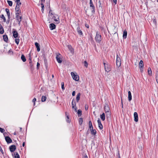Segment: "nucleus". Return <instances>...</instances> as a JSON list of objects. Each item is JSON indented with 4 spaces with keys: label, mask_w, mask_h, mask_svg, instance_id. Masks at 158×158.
<instances>
[{
    "label": "nucleus",
    "mask_w": 158,
    "mask_h": 158,
    "mask_svg": "<svg viewBox=\"0 0 158 158\" xmlns=\"http://www.w3.org/2000/svg\"><path fill=\"white\" fill-rule=\"evenodd\" d=\"M51 10H50L49 12V20H50V19H51V18L53 19L57 23H60L59 17L57 15L54 14L52 13L51 12Z\"/></svg>",
    "instance_id": "1"
},
{
    "label": "nucleus",
    "mask_w": 158,
    "mask_h": 158,
    "mask_svg": "<svg viewBox=\"0 0 158 158\" xmlns=\"http://www.w3.org/2000/svg\"><path fill=\"white\" fill-rule=\"evenodd\" d=\"M104 108L107 118H108L110 117V109L108 105L107 104L105 105Z\"/></svg>",
    "instance_id": "2"
},
{
    "label": "nucleus",
    "mask_w": 158,
    "mask_h": 158,
    "mask_svg": "<svg viewBox=\"0 0 158 158\" xmlns=\"http://www.w3.org/2000/svg\"><path fill=\"white\" fill-rule=\"evenodd\" d=\"M95 39L96 41L98 43H100L102 40L101 35L100 33L98 32H97L96 33Z\"/></svg>",
    "instance_id": "3"
},
{
    "label": "nucleus",
    "mask_w": 158,
    "mask_h": 158,
    "mask_svg": "<svg viewBox=\"0 0 158 158\" xmlns=\"http://www.w3.org/2000/svg\"><path fill=\"white\" fill-rule=\"evenodd\" d=\"M103 64L105 71L107 72H109L110 70V69L107 62L104 61Z\"/></svg>",
    "instance_id": "4"
},
{
    "label": "nucleus",
    "mask_w": 158,
    "mask_h": 158,
    "mask_svg": "<svg viewBox=\"0 0 158 158\" xmlns=\"http://www.w3.org/2000/svg\"><path fill=\"white\" fill-rule=\"evenodd\" d=\"M71 74L73 80L76 81H78L79 80V77L78 75L75 74L73 72H71Z\"/></svg>",
    "instance_id": "5"
},
{
    "label": "nucleus",
    "mask_w": 158,
    "mask_h": 158,
    "mask_svg": "<svg viewBox=\"0 0 158 158\" xmlns=\"http://www.w3.org/2000/svg\"><path fill=\"white\" fill-rule=\"evenodd\" d=\"M118 31V28L115 26L112 27L110 29V32L112 34H114L117 33Z\"/></svg>",
    "instance_id": "6"
},
{
    "label": "nucleus",
    "mask_w": 158,
    "mask_h": 158,
    "mask_svg": "<svg viewBox=\"0 0 158 158\" xmlns=\"http://www.w3.org/2000/svg\"><path fill=\"white\" fill-rule=\"evenodd\" d=\"M121 60L120 57L117 55L116 59V65L118 67L120 66L121 64Z\"/></svg>",
    "instance_id": "7"
},
{
    "label": "nucleus",
    "mask_w": 158,
    "mask_h": 158,
    "mask_svg": "<svg viewBox=\"0 0 158 158\" xmlns=\"http://www.w3.org/2000/svg\"><path fill=\"white\" fill-rule=\"evenodd\" d=\"M139 66L140 68L141 72H142L143 71V62L142 60H140L139 63Z\"/></svg>",
    "instance_id": "8"
},
{
    "label": "nucleus",
    "mask_w": 158,
    "mask_h": 158,
    "mask_svg": "<svg viewBox=\"0 0 158 158\" xmlns=\"http://www.w3.org/2000/svg\"><path fill=\"white\" fill-rule=\"evenodd\" d=\"M19 14L18 12H16V19L18 22H21L22 17L21 16L19 15Z\"/></svg>",
    "instance_id": "9"
},
{
    "label": "nucleus",
    "mask_w": 158,
    "mask_h": 158,
    "mask_svg": "<svg viewBox=\"0 0 158 158\" xmlns=\"http://www.w3.org/2000/svg\"><path fill=\"white\" fill-rule=\"evenodd\" d=\"M60 55L59 53H57L56 55V58L57 61L59 63H61L62 62V60L61 59L59 56V55Z\"/></svg>",
    "instance_id": "10"
},
{
    "label": "nucleus",
    "mask_w": 158,
    "mask_h": 158,
    "mask_svg": "<svg viewBox=\"0 0 158 158\" xmlns=\"http://www.w3.org/2000/svg\"><path fill=\"white\" fill-rule=\"evenodd\" d=\"M12 33L13 34V36L15 38H16L18 36V34L16 30L14 29H13Z\"/></svg>",
    "instance_id": "11"
},
{
    "label": "nucleus",
    "mask_w": 158,
    "mask_h": 158,
    "mask_svg": "<svg viewBox=\"0 0 158 158\" xmlns=\"http://www.w3.org/2000/svg\"><path fill=\"white\" fill-rule=\"evenodd\" d=\"M90 7H92V12H95V7L94 5L92 0H90Z\"/></svg>",
    "instance_id": "12"
},
{
    "label": "nucleus",
    "mask_w": 158,
    "mask_h": 158,
    "mask_svg": "<svg viewBox=\"0 0 158 158\" xmlns=\"http://www.w3.org/2000/svg\"><path fill=\"white\" fill-rule=\"evenodd\" d=\"M9 149H10V151L11 152H13L15 151V150L16 149V146L15 145H12L10 146L9 147Z\"/></svg>",
    "instance_id": "13"
},
{
    "label": "nucleus",
    "mask_w": 158,
    "mask_h": 158,
    "mask_svg": "<svg viewBox=\"0 0 158 158\" xmlns=\"http://www.w3.org/2000/svg\"><path fill=\"white\" fill-rule=\"evenodd\" d=\"M5 140L8 143H9L12 142V140L10 138L9 136H6L5 138Z\"/></svg>",
    "instance_id": "14"
},
{
    "label": "nucleus",
    "mask_w": 158,
    "mask_h": 158,
    "mask_svg": "<svg viewBox=\"0 0 158 158\" xmlns=\"http://www.w3.org/2000/svg\"><path fill=\"white\" fill-rule=\"evenodd\" d=\"M134 121L136 122H138V114L137 112H134Z\"/></svg>",
    "instance_id": "15"
},
{
    "label": "nucleus",
    "mask_w": 158,
    "mask_h": 158,
    "mask_svg": "<svg viewBox=\"0 0 158 158\" xmlns=\"http://www.w3.org/2000/svg\"><path fill=\"white\" fill-rule=\"evenodd\" d=\"M49 28L51 30H52L55 29L56 25L54 23H51L49 25Z\"/></svg>",
    "instance_id": "16"
},
{
    "label": "nucleus",
    "mask_w": 158,
    "mask_h": 158,
    "mask_svg": "<svg viewBox=\"0 0 158 158\" xmlns=\"http://www.w3.org/2000/svg\"><path fill=\"white\" fill-rule=\"evenodd\" d=\"M97 121L99 129L101 130L103 128V126L101 123V120L99 118L98 119Z\"/></svg>",
    "instance_id": "17"
},
{
    "label": "nucleus",
    "mask_w": 158,
    "mask_h": 158,
    "mask_svg": "<svg viewBox=\"0 0 158 158\" xmlns=\"http://www.w3.org/2000/svg\"><path fill=\"white\" fill-rule=\"evenodd\" d=\"M35 45L37 48V50L38 52H39L40 50V45L37 42L35 43Z\"/></svg>",
    "instance_id": "18"
},
{
    "label": "nucleus",
    "mask_w": 158,
    "mask_h": 158,
    "mask_svg": "<svg viewBox=\"0 0 158 158\" xmlns=\"http://www.w3.org/2000/svg\"><path fill=\"white\" fill-rule=\"evenodd\" d=\"M128 99L129 101H130L132 99V96L131 92L130 91L128 92Z\"/></svg>",
    "instance_id": "19"
},
{
    "label": "nucleus",
    "mask_w": 158,
    "mask_h": 158,
    "mask_svg": "<svg viewBox=\"0 0 158 158\" xmlns=\"http://www.w3.org/2000/svg\"><path fill=\"white\" fill-rule=\"evenodd\" d=\"M5 10L8 16V19H10V13L9 11V10L7 8H6Z\"/></svg>",
    "instance_id": "20"
},
{
    "label": "nucleus",
    "mask_w": 158,
    "mask_h": 158,
    "mask_svg": "<svg viewBox=\"0 0 158 158\" xmlns=\"http://www.w3.org/2000/svg\"><path fill=\"white\" fill-rule=\"evenodd\" d=\"M4 32V30L2 26L0 24V33L3 34Z\"/></svg>",
    "instance_id": "21"
},
{
    "label": "nucleus",
    "mask_w": 158,
    "mask_h": 158,
    "mask_svg": "<svg viewBox=\"0 0 158 158\" xmlns=\"http://www.w3.org/2000/svg\"><path fill=\"white\" fill-rule=\"evenodd\" d=\"M100 117L102 120L104 121L105 119V114L104 113H103L102 114L100 115Z\"/></svg>",
    "instance_id": "22"
},
{
    "label": "nucleus",
    "mask_w": 158,
    "mask_h": 158,
    "mask_svg": "<svg viewBox=\"0 0 158 158\" xmlns=\"http://www.w3.org/2000/svg\"><path fill=\"white\" fill-rule=\"evenodd\" d=\"M90 131L92 135H95L96 134V131L95 130H93V128H91Z\"/></svg>",
    "instance_id": "23"
},
{
    "label": "nucleus",
    "mask_w": 158,
    "mask_h": 158,
    "mask_svg": "<svg viewBox=\"0 0 158 158\" xmlns=\"http://www.w3.org/2000/svg\"><path fill=\"white\" fill-rule=\"evenodd\" d=\"M127 31L126 30H124L123 32V38L125 39L127 37Z\"/></svg>",
    "instance_id": "24"
},
{
    "label": "nucleus",
    "mask_w": 158,
    "mask_h": 158,
    "mask_svg": "<svg viewBox=\"0 0 158 158\" xmlns=\"http://www.w3.org/2000/svg\"><path fill=\"white\" fill-rule=\"evenodd\" d=\"M81 95V94L80 93H78L76 97V100L77 102H78L80 99V96Z\"/></svg>",
    "instance_id": "25"
},
{
    "label": "nucleus",
    "mask_w": 158,
    "mask_h": 158,
    "mask_svg": "<svg viewBox=\"0 0 158 158\" xmlns=\"http://www.w3.org/2000/svg\"><path fill=\"white\" fill-rule=\"evenodd\" d=\"M3 39L5 41L7 42L8 41V38L7 35H3Z\"/></svg>",
    "instance_id": "26"
},
{
    "label": "nucleus",
    "mask_w": 158,
    "mask_h": 158,
    "mask_svg": "<svg viewBox=\"0 0 158 158\" xmlns=\"http://www.w3.org/2000/svg\"><path fill=\"white\" fill-rule=\"evenodd\" d=\"M21 59L23 62H25L26 61V59L25 56L23 55H22L21 56Z\"/></svg>",
    "instance_id": "27"
},
{
    "label": "nucleus",
    "mask_w": 158,
    "mask_h": 158,
    "mask_svg": "<svg viewBox=\"0 0 158 158\" xmlns=\"http://www.w3.org/2000/svg\"><path fill=\"white\" fill-rule=\"evenodd\" d=\"M148 75H151L152 74V71L151 69L150 68H149L148 69Z\"/></svg>",
    "instance_id": "28"
},
{
    "label": "nucleus",
    "mask_w": 158,
    "mask_h": 158,
    "mask_svg": "<svg viewBox=\"0 0 158 158\" xmlns=\"http://www.w3.org/2000/svg\"><path fill=\"white\" fill-rule=\"evenodd\" d=\"M15 9L16 11V12H18L19 14L21 12L20 8H18V7H16Z\"/></svg>",
    "instance_id": "29"
},
{
    "label": "nucleus",
    "mask_w": 158,
    "mask_h": 158,
    "mask_svg": "<svg viewBox=\"0 0 158 158\" xmlns=\"http://www.w3.org/2000/svg\"><path fill=\"white\" fill-rule=\"evenodd\" d=\"M77 114L79 117L81 116L82 114V111L81 110H78L77 111Z\"/></svg>",
    "instance_id": "30"
},
{
    "label": "nucleus",
    "mask_w": 158,
    "mask_h": 158,
    "mask_svg": "<svg viewBox=\"0 0 158 158\" xmlns=\"http://www.w3.org/2000/svg\"><path fill=\"white\" fill-rule=\"evenodd\" d=\"M16 2V4L20 6L21 3L20 2V0H15Z\"/></svg>",
    "instance_id": "31"
},
{
    "label": "nucleus",
    "mask_w": 158,
    "mask_h": 158,
    "mask_svg": "<svg viewBox=\"0 0 158 158\" xmlns=\"http://www.w3.org/2000/svg\"><path fill=\"white\" fill-rule=\"evenodd\" d=\"M15 158H19L20 156L18 153L17 152L14 153Z\"/></svg>",
    "instance_id": "32"
},
{
    "label": "nucleus",
    "mask_w": 158,
    "mask_h": 158,
    "mask_svg": "<svg viewBox=\"0 0 158 158\" xmlns=\"http://www.w3.org/2000/svg\"><path fill=\"white\" fill-rule=\"evenodd\" d=\"M83 122V119L82 118H80L79 119V123L80 125H81Z\"/></svg>",
    "instance_id": "33"
},
{
    "label": "nucleus",
    "mask_w": 158,
    "mask_h": 158,
    "mask_svg": "<svg viewBox=\"0 0 158 158\" xmlns=\"http://www.w3.org/2000/svg\"><path fill=\"white\" fill-rule=\"evenodd\" d=\"M46 98H46V97L44 96H42V99H41L42 101L43 102L45 101L46 99Z\"/></svg>",
    "instance_id": "34"
},
{
    "label": "nucleus",
    "mask_w": 158,
    "mask_h": 158,
    "mask_svg": "<svg viewBox=\"0 0 158 158\" xmlns=\"http://www.w3.org/2000/svg\"><path fill=\"white\" fill-rule=\"evenodd\" d=\"M156 80L157 83L158 84V71H157L156 72Z\"/></svg>",
    "instance_id": "35"
},
{
    "label": "nucleus",
    "mask_w": 158,
    "mask_h": 158,
    "mask_svg": "<svg viewBox=\"0 0 158 158\" xmlns=\"http://www.w3.org/2000/svg\"><path fill=\"white\" fill-rule=\"evenodd\" d=\"M1 18L2 19H3L4 22H5L6 21V19L5 17L4 16V15L2 14L0 16Z\"/></svg>",
    "instance_id": "36"
},
{
    "label": "nucleus",
    "mask_w": 158,
    "mask_h": 158,
    "mask_svg": "<svg viewBox=\"0 0 158 158\" xmlns=\"http://www.w3.org/2000/svg\"><path fill=\"white\" fill-rule=\"evenodd\" d=\"M89 128L90 129L93 128V126H92V122H91V121H89Z\"/></svg>",
    "instance_id": "37"
},
{
    "label": "nucleus",
    "mask_w": 158,
    "mask_h": 158,
    "mask_svg": "<svg viewBox=\"0 0 158 158\" xmlns=\"http://www.w3.org/2000/svg\"><path fill=\"white\" fill-rule=\"evenodd\" d=\"M8 4L10 6H12V2L11 1L8 0L7 1Z\"/></svg>",
    "instance_id": "38"
},
{
    "label": "nucleus",
    "mask_w": 158,
    "mask_h": 158,
    "mask_svg": "<svg viewBox=\"0 0 158 158\" xmlns=\"http://www.w3.org/2000/svg\"><path fill=\"white\" fill-rule=\"evenodd\" d=\"M76 103L75 101L73 99L72 100V106H76Z\"/></svg>",
    "instance_id": "39"
},
{
    "label": "nucleus",
    "mask_w": 158,
    "mask_h": 158,
    "mask_svg": "<svg viewBox=\"0 0 158 158\" xmlns=\"http://www.w3.org/2000/svg\"><path fill=\"white\" fill-rule=\"evenodd\" d=\"M77 32H78V34L79 35H83V33H82V31L81 30H78Z\"/></svg>",
    "instance_id": "40"
},
{
    "label": "nucleus",
    "mask_w": 158,
    "mask_h": 158,
    "mask_svg": "<svg viewBox=\"0 0 158 158\" xmlns=\"http://www.w3.org/2000/svg\"><path fill=\"white\" fill-rule=\"evenodd\" d=\"M61 88L63 90L64 89V83L63 82H62L61 83Z\"/></svg>",
    "instance_id": "41"
},
{
    "label": "nucleus",
    "mask_w": 158,
    "mask_h": 158,
    "mask_svg": "<svg viewBox=\"0 0 158 158\" xmlns=\"http://www.w3.org/2000/svg\"><path fill=\"white\" fill-rule=\"evenodd\" d=\"M19 39H16L15 40V42L18 45L19 43Z\"/></svg>",
    "instance_id": "42"
},
{
    "label": "nucleus",
    "mask_w": 158,
    "mask_h": 158,
    "mask_svg": "<svg viewBox=\"0 0 158 158\" xmlns=\"http://www.w3.org/2000/svg\"><path fill=\"white\" fill-rule=\"evenodd\" d=\"M84 66L86 67H87L88 65V64L87 62L86 61H85L84 62Z\"/></svg>",
    "instance_id": "43"
},
{
    "label": "nucleus",
    "mask_w": 158,
    "mask_h": 158,
    "mask_svg": "<svg viewBox=\"0 0 158 158\" xmlns=\"http://www.w3.org/2000/svg\"><path fill=\"white\" fill-rule=\"evenodd\" d=\"M72 108H73V109H74L75 110V111H76V112H77V107H76V106H72Z\"/></svg>",
    "instance_id": "44"
},
{
    "label": "nucleus",
    "mask_w": 158,
    "mask_h": 158,
    "mask_svg": "<svg viewBox=\"0 0 158 158\" xmlns=\"http://www.w3.org/2000/svg\"><path fill=\"white\" fill-rule=\"evenodd\" d=\"M0 131L2 133H3L5 131V130L1 127H0Z\"/></svg>",
    "instance_id": "45"
},
{
    "label": "nucleus",
    "mask_w": 158,
    "mask_h": 158,
    "mask_svg": "<svg viewBox=\"0 0 158 158\" xmlns=\"http://www.w3.org/2000/svg\"><path fill=\"white\" fill-rule=\"evenodd\" d=\"M8 53L9 54L12 55L13 53V52L11 50H9L8 51Z\"/></svg>",
    "instance_id": "46"
},
{
    "label": "nucleus",
    "mask_w": 158,
    "mask_h": 158,
    "mask_svg": "<svg viewBox=\"0 0 158 158\" xmlns=\"http://www.w3.org/2000/svg\"><path fill=\"white\" fill-rule=\"evenodd\" d=\"M36 101V98H34L33 99V100H32V102H34V105L35 106V101Z\"/></svg>",
    "instance_id": "47"
},
{
    "label": "nucleus",
    "mask_w": 158,
    "mask_h": 158,
    "mask_svg": "<svg viewBox=\"0 0 158 158\" xmlns=\"http://www.w3.org/2000/svg\"><path fill=\"white\" fill-rule=\"evenodd\" d=\"M67 119H66V121L67 122H70V121L69 120V117L68 116H67Z\"/></svg>",
    "instance_id": "48"
},
{
    "label": "nucleus",
    "mask_w": 158,
    "mask_h": 158,
    "mask_svg": "<svg viewBox=\"0 0 158 158\" xmlns=\"http://www.w3.org/2000/svg\"><path fill=\"white\" fill-rule=\"evenodd\" d=\"M40 64L38 63H37V68L38 69L40 66Z\"/></svg>",
    "instance_id": "49"
},
{
    "label": "nucleus",
    "mask_w": 158,
    "mask_h": 158,
    "mask_svg": "<svg viewBox=\"0 0 158 158\" xmlns=\"http://www.w3.org/2000/svg\"><path fill=\"white\" fill-rule=\"evenodd\" d=\"M88 106H85V109L86 110H88Z\"/></svg>",
    "instance_id": "50"
},
{
    "label": "nucleus",
    "mask_w": 158,
    "mask_h": 158,
    "mask_svg": "<svg viewBox=\"0 0 158 158\" xmlns=\"http://www.w3.org/2000/svg\"><path fill=\"white\" fill-rule=\"evenodd\" d=\"M75 91H73L72 92V95L73 96H74L75 95Z\"/></svg>",
    "instance_id": "51"
},
{
    "label": "nucleus",
    "mask_w": 158,
    "mask_h": 158,
    "mask_svg": "<svg viewBox=\"0 0 158 158\" xmlns=\"http://www.w3.org/2000/svg\"><path fill=\"white\" fill-rule=\"evenodd\" d=\"M113 2L115 4H116L117 3V0H113Z\"/></svg>",
    "instance_id": "52"
},
{
    "label": "nucleus",
    "mask_w": 158,
    "mask_h": 158,
    "mask_svg": "<svg viewBox=\"0 0 158 158\" xmlns=\"http://www.w3.org/2000/svg\"><path fill=\"white\" fill-rule=\"evenodd\" d=\"M81 30L80 27L79 26H78L77 28V31L78 30Z\"/></svg>",
    "instance_id": "53"
},
{
    "label": "nucleus",
    "mask_w": 158,
    "mask_h": 158,
    "mask_svg": "<svg viewBox=\"0 0 158 158\" xmlns=\"http://www.w3.org/2000/svg\"><path fill=\"white\" fill-rule=\"evenodd\" d=\"M42 11L43 12V11L44 10V6H42Z\"/></svg>",
    "instance_id": "54"
},
{
    "label": "nucleus",
    "mask_w": 158,
    "mask_h": 158,
    "mask_svg": "<svg viewBox=\"0 0 158 158\" xmlns=\"http://www.w3.org/2000/svg\"><path fill=\"white\" fill-rule=\"evenodd\" d=\"M153 22H154V23L155 24H156V20L155 19H153Z\"/></svg>",
    "instance_id": "55"
},
{
    "label": "nucleus",
    "mask_w": 158,
    "mask_h": 158,
    "mask_svg": "<svg viewBox=\"0 0 158 158\" xmlns=\"http://www.w3.org/2000/svg\"><path fill=\"white\" fill-rule=\"evenodd\" d=\"M85 26L86 27H87V28H89V26L88 25L85 24Z\"/></svg>",
    "instance_id": "56"
},
{
    "label": "nucleus",
    "mask_w": 158,
    "mask_h": 158,
    "mask_svg": "<svg viewBox=\"0 0 158 158\" xmlns=\"http://www.w3.org/2000/svg\"><path fill=\"white\" fill-rule=\"evenodd\" d=\"M25 142H23V144H22L23 146V147H24V146H25Z\"/></svg>",
    "instance_id": "57"
},
{
    "label": "nucleus",
    "mask_w": 158,
    "mask_h": 158,
    "mask_svg": "<svg viewBox=\"0 0 158 158\" xmlns=\"http://www.w3.org/2000/svg\"><path fill=\"white\" fill-rule=\"evenodd\" d=\"M29 63L30 64H32V61L30 59V61H29Z\"/></svg>",
    "instance_id": "58"
},
{
    "label": "nucleus",
    "mask_w": 158,
    "mask_h": 158,
    "mask_svg": "<svg viewBox=\"0 0 158 158\" xmlns=\"http://www.w3.org/2000/svg\"><path fill=\"white\" fill-rule=\"evenodd\" d=\"M19 5H18L16 4V7H18V8H20V7H19Z\"/></svg>",
    "instance_id": "59"
},
{
    "label": "nucleus",
    "mask_w": 158,
    "mask_h": 158,
    "mask_svg": "<svg viewBox=\"0 0 158 158\" xmlns=\"http://www.w3.org/2000/svg\"><path fill=\"white\" fill-rule=\"evenodd\" d=\"M84 158H88V157L87 156H85Z\"/></svg>",
    "instance_id": "60"
},
{
    "label": "nucleus",
    "mask_w": 158,
    "mask_h": 158,
    "mask_svg": "<svg viewBox=\"0 0 158 158\" xmlns=\"http://www.w3.org/2000/svg\"><path fill=\"white\" fill-rule=\"evenodd\" d=\"M30 66L31 67H32V64H30Z\"/></svg>",
    "instance_id": "61"
},
{
    "label": "nucleus",
    "mask_w": 158,
    "mask_h": 158,
    "mask_svg": "<svg viewBox=\"0 0 158 158\" xmlns=\"http://www.w3.org/2000/svg\"><path fill=\"white\" fill-rule=\"evenodd\" d=\"M20 22H18V24L20 25Z\"/></svg>",
    "instance_id": "62"
},
{
    "label": "nucleus",
    "mask_w": 158,
    "mask_h": 158,
    "mask_svg": "<svg viewBox=\"0 0 158 158\" xmlns=\"http://www.w3.org/2000/svg\"><path fill=\"white\" fill-rule=\"evenodd\" d=\"M41 6H44V4L43 3H41Z\"/></svg>",
    "instance_id": "63"
},
{
    "label": "nucleus",
    "mask_w": 158,
    "mask_h": 158,
    "mask_svg": "<svg viewBox=\"0 0 158 158\" xmlns=\"http://www.w3.org/2000/svg\"><path fill=\"white\" fill-rule=\"evenodd\" d=\"M121 104H122H122H123V103L122 99V98L121 99Z\"/></svg>",
    "instance_id": "64"
}]
</instances>
